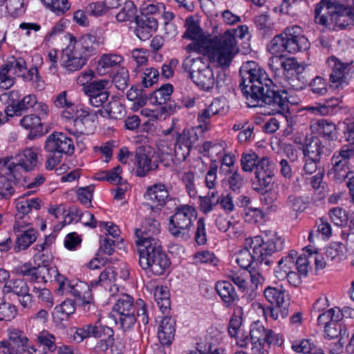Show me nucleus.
<instances>
[{
	"label": "nucleus",
	"mask_w": 354,
	"mask_h": 354,
	"mask_svg": "<svg viewBox=\"0 0 354 354\" xmlns=\"http://www.w3.org/2000/svg\"><path fill=\"white\" fill-rule=\"evenodd\" d=\"M216 290L227 306H231L236 300H238V295L234 288L229 281H223L217 282Z\"/></svg>",
	"instance_id": "nucleus-31"
},
{
	"label": "nucleus",
	"mask_w": 354,
	"mask_h": 354,
	"mask_svg": "<svg viewBox=\"0 0 354 354\" xmlns=\"http://www.w3.org/2000/svg\"><path fill=\"white\" fill-rule=\"evenodd\" d=\"M273 176L272 171H256L252 183L254 189L258 192L268 190L272 184Z\"/></svg>",
	"instance_id": "nucleus-34"
},
{
	"label": "nucleus",
	"mask_w": 354,
	"mask_h": 354,
	"mask_svg": "<svg viewBox=\"0 0 354 354\" xmlns=\"http://www.w3.org/2000/svg\"><path fill=\"white\" fill-rule=\"evenodd\" d=\"M63 66L67 71H76L86 65L88 58L71 41L63 50Z\"/></svg>",
	"instance_id": "nucleus-16"
},
{
	"label": "nucleus",
	"mask_w": 354,
	"mask_h": 354,
	"mask_svg": "<svg viewBox=\"0 0 354 354\" xmlns=\"http://www.w3.org/2000/svg\"><path fill=\"white\" fill-rule=\"evenodd\" d=\"M258 156L255 153H243L241 159V169L245 172L251 173L257 165Z\"/></svg>",
	"instance_id": "nucleus-58"
},
{
	"label": "nucleus",
	"mask_w": 354,
	"mask_h": 354,
	"mask_svg": "<svg viewBox=\"0 0 354 354\" xmlns=\"http://www.w3.org/2000/svg\"><path fill=\"white\" fill-rule=\"evenodd\" d=\"M111 328L105 325L88 324H85L81 328H77L75 332V339L79 342H82L84 339L88 337L102 338L103 335H110V329Z\"/></svg>",
	"instance_id": "nucleus-21"
},
{
	"label": "nucleus",
	"mask_w": 354,
	"mask_h": 354,
	"mask_svg": "<svg viewBox=\"0 0 354 354\" xmlns=\"http://www.w3.org/2000/svg\"><path fill=\"white\" fill-rule=\"evenodd\" d=\"M266 330L260 322H256L252 324L250 327V335L252 339V346H257L258 344L261 347L263 345V340Z\"/></svg>",
	"instance_id": "nucleus-49"
},
{
	"label": "nucleus",
	"mask_w": 354,
	"mask_h": 354,
	"mask_svg": "<svg viewBox=\"0 0 354 354\" xmlns=\"http://www.w3.org/2000/svg\"><path fill=\"white\" fill-rule=\"evenodd\" d=\"M160 223L152 218H146L140 229H136V244L142 245L147 241L158 240L154 236L160 233Z\"/></svg>",
	"instance_id": "nucleus-19"
},
{
	"label": "nucleus",
	"mask_w": 354,
	"mask_h": 354,
	"mask_svg": "<svg viewBox=\"0 0 354 354\" xmlns=\"http://www.w3.org/2000/svg\"><path fill=\"white\" fill-rule=\"evenodd\" d=\"M173 90L172 84H165L151 94L149 100L153 104H165L169 100Z\"/></svg>",
	"instance_id": "nucleus-35"
},
{
	"label": "nucleus",
	"mask_w": 354,
	"mask_h": 354,
	"mask_svg": "<svg viewBox=\"0 0 354 354\" xmlns=\"http://www.w3.org/2000/svg\"><path fill=\"white\" fill-rule=\"evenodd\" d=\"M110 317L113 318L116 324H120L123 331L130 330L137 322L133 312L118 315H111Z\"/></svg>",
	"instance_id": "nucleus-46"
},
{
	"label": "nucleus",
	"mask_w": 354,
	"mask_h": 354,
	"mask_svg": "<svg viewBox=\"0 0 354 354\" xmlns=\"http://www.w3.org/2000/svg\"><path fill=\"white\" fill-rule=\"evenodd\" d=\"M185 26L187 30L184 33V38L192 40L205 39L203 36L202 29L193 17H189L186 19Z\"/></svg>",
	"instance_id": "nucleus-42"
},
{
	"label": "nucleus",
	"mask_w": 354,
	"mask_h": 354,
	"mask_svg": "<svg viewBox=\"0 0 354 354\" xmlns=\"http://www.w3.org/2000/svg\"><path fill=\"white\" fill-rule=\"evenodd\" d=\"M123 57L116 54H104L97 62V72L100 75H104L111 71L123 62Z\"/></svg>",
	"instance_id": "nucleus-29"
},
{
	"label": "nucleus",
	"mask_w": 354,
	"mask_h": 354,
	"mask_svg": "<svg viewBox=\"0 0 354 354\" xmlns=\"http://www.w3.org/2000/svg\"><path fill=\"white\" fill-rule=\"evenodd\" d=\"M30 223L22 217H19L13 225V231L17 236L16 252L24 250L30 247L37 239V230L30 227Z\"/></svg>",
	"instance_id": "nucleus-12"
},
{
	"label": "nucleus",
	"mask_w": 354,
	"mask_h": 354,
	"mask_svg": "<svg viewBox=\"0 0 354 354\" xmlns=\"http://www.w3.org/2000/svg\"><path fill=\"white\" fill-rule=\"evenodd\" d=\"M154 299L160 309H167L170 305L169 293L166 287L157 288L154 292Z\"/></svg>",
	"instance_id": "nucleus-56"
},
{
	"label": "nucleus",
	"mask_w": 354,
	"mask_h": 354,
	"mask_svg": "<svg viewBox=\"0 0 354 354\" xmlns=\"http://www.w3.org/2000/svg\"><path fill=\"white\" fill-rule=\"evenodd\" d=\"M137 311V322L139 324L147 325L149 323L147 306L141 299H137L135 306Z\"/></svg>",
	"instance_id": "nucleus-63"
},
{
	"label": "nucleus",
	"mask_w": 354,
	"mask_h": 354,
	"mask_svg": "<svg viewBox=\"0 0 354 354\" xmlns=\"http://www.w3.org/2000/svg\"><path fill=\"white\" fill-rule=\"evenodd\" d=\"M8 340L0 342V354H20L29 347V339L25 333L18 328H9Z\"/></svg>",
	"instance_id": "nucleus-10"
},
{
	"label": "nucleus",
	"mask_w": 354,
	"mask_h": 354,
	"mask_svg": "<svg viewBox=\"0 0 354 354\" xmlns=\"http://www.w3.org/2000/svg\"><path fill=\"white\" fill-rule=\"evenodd\" d=\"M227 172L231 174L227 179L230 189L233 192H239L240 189L245 184L244 178L241 175L238 169L234 171L229 169Z\"/></svg>",
	"instance_id": "nucleus-54"
},
{
	"label": "nucleus",
	"mask_w": 354,
	"mask_h": 354,
	"mask_svg": "<svg viewBox=\"0 0 354 354\" xmlns=\"http://www.w3.org/2000/svg\"><path fill=\"white\" fill-rule=\"evenodd\" d=\"M44 4L57 15L64 14L69 8L68 0H41Z\"/></svg>",
	"instance_id": "nucleus-55"
},
{
	"label": "nucleus",
	"mask_w": 354,
	"mask_h": 354,
	"mask_svg": "<svg viewBox=\"0 0 354 354\" xmlns=\"http://www.w3.org/2000/svg\"><path fill=\"white\" fill-rule=\"evenodd\" d=\"M20 124L30 131L28 138L30 140H34L44 134L41 118L35 114L24 115L20 120Z\"/></svg>",
	"instance_id": "nucleus-26"
},
{
	"label": "nucleus",
	"mask_w": 354,
	"mask_h": 354,
	"mask_svg": "<svg viewBox=\"0 0 354 354\" xmlns=\"http://www.w3.org/2000/svg\"><path fill=\"white\" fill-rule=\"evenodd\" d=\"M15 78L12 73L3 65L0 70V88L7 90L15 84Z\"/></svg>",
	"instance_id": "nucleus-62"
},
{
	"label": "nucleus",
	"mask_w": 354,
	"mask_h": 354,
	"mask_svg": "<svg viewBox=\"0 0 354 354\" xmlns=\"http://www.w3.org/2000/svg\"><path fill=\"white\" fill-rule=\"evenodd\" d=\"M192 148L178 138H176L174 155L178 161H184L189 155Z\"/></svg>",
	"instance_id": "nucleus-60"
},
{
	"label": "nucleus",
	"mask_w": 354,
	"mask_h": 354,
	"mask_svg": "<svg viewBox=\"0 0 354 354\" xmlns=\"http://www.w3.org/2000/svg\"><path fill=\"white\" fill-rule=\"evenodd\" d=\"M37 342L46 352L53 353L57 349L55 337L46 330H43L37 336Z\"/></svg>",
	"instance_id": "nucleus-48"
},
{
	"label": "nucleus",
	"mask_w": 354,
	"mask_h": 354,
	"mask_svg": "<svg viewBox=\"0 0 354 354\" xmlns=\"http://www.w3.org/2000/svg\"><path fill=\"white\" fill-rule=\"evenodd\" d=\"M335 23L333 30H339L345 28L353 21L354 13H345L344 10L335 9Z\"/></svg>",
	"instance_id": "nucleus-47"
},
{
	"label": "nucleus",
	"mask_w": 354,
	"mask_h": 354,
	"mask_svg": "<svg viewBox=\"0 0 354 354\" xmlns=\"http://www.w3.org/2000/svg\"><path fill=\"white\" fill-rule=\"evenodd\" d=\"M203 133L199 127H195L184 129L181 133H177L176 137L192 149Z\"/></svg>",
	"instance_id": "nucleus-40"
},
{
	"label": "nucleus",
	"mask_w": 354,
	"mask_h": 354,
	"mask_svg": "<svg viewBox=\"0 0 354 354\" xmlns=\"http://www.w3.org/2000/svg\"><path fill=\"white\" fill-rule=\"evenodd\" d=\"M144 197L153 205L163 206L169 197V192L165 185L154 184L147 188Z\"/></svg>",
	"instance_id": "nucleus-24"
},
{
	"label": "nucleus",
	"mask_w": 354,
	"mask_h": 354,
	"mask_svg": "<svg viewBox=\"0 0 354 354\" xmlns=\"http://www.w3.org/2000/svg\"><path fill=\"white\" fill-rule=\"evenodd\" d=\"M220 101L214 100L209 104H205V108L201 109L197 113V122L198 125L196 126L201 129V131L207 132L211 129V118L219 113Z\"/></svg>",
	"instance_id": "nucleus-20"
},
{
	"label": "nucleus",
	"mask_w": 354,
	"mask_h": 354,
	"mask_svg": "<svg viewBox=\"0 0 354 354\" xmlns=\"http://www.w3.org/2000/svg\"><path fill=\"white\" fill-rule=\"evenodd\" d=\"M287 43L288 53H296L310 48L308 39L303 35L302 28L299 26H288L283 30Z\"/></svg>",
	"instance_id": "nucleus-13"
},
{
	"label": "nucleus",
	"mask_w": 354,
	"mask_h": 354,
	"mask_svg": "<svg viewBox=\"0 0 354 354\" xmlns=\"http://www.w3.org/2000/svg\"><path fill=\"white\" fill-rule=\"evenodd\" d=\"M109 85V80H95L84 86L82 91L88 97L97 96L102 95V92H109L108 91Z\"/></svg>",
	"instance_id": "nucleus-36"
},
{
	"label": "nucleus",
	"mask_w": 354,
	"mask_h": 354,
	"mask_svg": "<svg viewBox=\"0 0 354 354\" xmlns=\"http://www.w3.org/2000/svg\"><path fill=\"white\" fill-rule=\"evenodd\" d=\"M343 125L345 138L348 143L333 155L328 176L336 183H345L351 201H354V167L351 162L354 157V118H346Z\"/></svg>",
	"instance_id": "nucleus-2"
},
{
	"label": "nucleus",
	"mask_w": 354,
	"mask_h": 354,
	"mask_svg": "<svg viewBox=\"0 0 354 354\" xmlns=\"http://www.w3.org/2000/svg\"><path fill=\"white\" fill-rule=\"evenodd\" d=\"M0 99L6 104L5 111L9 116H21L33 109L37 103L35 95H27L21 98L18 91L4 93Z\"/></svg>",
	"instance_id": "nucleus-7"
},
{
	"label": "nucleus",
	"mask_w": 354,
	"mask_h": 354,
	"mask_svg": "<svg viewBox=\"0 0 354 354\" xmlns=\"http://www.w3.org/2000/svg\"><path fill=\"white\" fill-rule=\"evenodd\" d=\"M329 215L332 222L339 226H346L349 220L348 214L342 208H334L331 209Z\"/></svg>",
	"instance_id": "nucleus-57"
},
{
	"label": "nucleus",
	"mask_w": 354,
	"mask_h": 354,
	"mask_svg": "<svg viewBox=\"0 0 354 354\" xmlns=\"http://www.w3.org/2000/svg\"><path fill=\"white\" fill-rule=\"evenodd\" d=\"M196 218L195 208L189 205H180L175 208V212L169 217L168 231L178 241L190 239L193 222Z\"/></svg>",
	"instance_id": "nucleus-4"
},
{
	"label": "nucleus",
	"mask_w": 354,
	"mask_h": 354,
	"mask_svg": "<svg viewBox=\"0 0 354 354\" xmlns=\"http://www.w3.org/2000/svg\"><path fill=\"white\" fill-rule=\"evenodd\" d=\"M39 266H32L31 264L25 263L17 269V272L31 281H39Z\"/></svg>",
	"instance_id": "nucleus-59"
},
{
	"label": "nucleus",
	"mask_w": 354,
	"mask_h": 354,
	"mask_svg": "<svg viewBox=\"0 0 354 354\" xmlns=\"http://www.w3.org/2000/svg\"><path fill=\"white\" fill-rule=\"evenodd\" d=\"M310 129L313 133L322 136L328 141H335L337 139L336 125L331 121L321 119L312 122Z\"/></svg>",
	"instance_id": "nucleus-22"
},
{
	"label": "nucleus",
	"mask_w": 354,
	"mask_h": 354,
	"mask_svg": "<svg viewBox=\"0 0 354 354\" xmlns=\"http://www.w3.org/2000/svg\"><path fill=\"white\" fill-rule=\"evenodd\" d=\"M340 321L341 319H335V321H333L324 328L326 337L334 339L342 335V326L339 322Z\"/></svg>",
	"instance_id": "nucleus-64"
},
{
	"label": "nucleus",
	"mask_w": 354,
	"mask_h": 354,
	"mask_svg": "<svg viewBox=\"0 0 354 354\" xmlns=\"http://www.w3.org/2000/svg\"><path fill=\"white\" fill-rule=\"evenodd\" d=\"M303 152L304 157L312 158L321 160L322 155H328L330 153V149L322 145L320 140L315 136L305 138V143L303 145Z\"/></svg>",
	"instance_id": "nucleus-23"
},
{
	"label": "nucleus",
	"mask_w": 354,
	"mask_h": 354,
	"mask_svg": "<svg viewBox=\"0 0 354 354\" xmlns=\"http://www.w3.org/2000/svg\"><path fill=\"white\" fill-rule=\"evenodd\" d=\"M18 163L26 171L33 169L37 164V149H26L23 152L18 155Z\"/></svg>",
	"instance_id": "nucleus-32"
},
{
	"label": "nucleus",
	"mask_w": 354,
	"mask_h": 354,
	"mask_svg": "<svg viewBox=\"0 0 354 354\" xmlns=\"http://www.w3.org/2000/svg\"><path fill=\"white\" fill-rule=\"evenodd\" d=\"M236 261L241 268L245 269V271L250 270L253 266H257L256 262L254 261L253 253L252 254L247 248L239 251Z\"/></svg>",
	"instance_id": "nucleus-50"
},
{
	"label": "nucleus",
	"mask_w": 354,
	"mask_h": 354,
	"mask_svg": "<svg viewBox=\"0 0 354 354\" xmlns=\"http://www.w3.org/2000/svg\"><path fill=\"white\" fill-rule=\"evenodd\" d=\"M142 75V85L145 88L153 86L158 80L159 72L155 68H145Z\"/></svg>",
	"instance_id": "nucleus-61"
},
{
	"label": "nucleus",
	"mask_w": 354,
	"mask_h": 354,
	"mask_svg": "<svg viewBox=\"0 0 354 354\" xmlns=\"http://www.w3.org/2000/svg\"><path fill=\"white\" fill-rule=\"evenodd\" d=\"M292 349L297 353L304 354H324L323 351L317 348L312 339H302L292 342Z\"/></svg>",
	"instance_id": "nucleus-33"
},
{
	"label": "nucleus",
	"mask_w": 354,
	"mask_h": 354,
	"mask_svg": "<svg viewBox=\"0 0 354 354\" xmlns=\"http://www.w3.org/2000/svg\"><path fill=\"white\" fill-rule=\"evenodd\" d=\"M240 88L250 106L268 105L272 114L281 113L288 106V93L278 90L277 86L266 70L255 62H247L239 69Z\"/></svg>",
	"instance_id": "nucleus-1"
},
{
	"label": "nucleus",
	"mask_w": 354,
	"mask_h": 354,
	"mask_svg": "<svg viewBox=\"0 0 354 354\" xmlns=\"http://www.w3.org/2000/svg\"><path fill=\"white\" fill-rule=\"evenodd\" d=\"M112 82L117 89L124 91L130 83L128 70L124 67L119 68L113 75Z\"/></svg>",
	"instance_id": "nucleus-45"
},
{
	"label": "nucleus",
	"mask_w": 354,
	"mask_h": 354,
	"mask_svg": "<svg viewBox=\"0 0 354 354\" xmlns=\"http://www.w3.org/2000/svg\"><path fill=\"white\" fill-rule=\"evenodd\" d=\"M135 164L136 165V175L140 177L146 176L151 171L158 167L156 161L152 160L145 153L136 152L135 155Z\"/></svg>",
	"instance_id": "nucleus-27"
},
{
	"label": "nucleus",
	"mask_w": 354,
	"mask_h": 354,
	"mask_svg": "<svg viewBox=\"0 0 354 354\" xmlns=\"http://www.w3.org/2000/svg\"><path fill=\"white\" fill-rule=\"evenodd\" d=\"M137 8L131 1H125L121 10L116 15V19L119 22L136 20Z\"/></svg>",
	"instance_id": "nucleus-43"
},
{
	"label": "nucleus",
	"mask_w": 354,
	"mask_h": 354,
	"mask_svg": "<svg viewBox=\"0 0 354 354\" xmlns=\"http://www.w3.org/2000/svg\"><path fill=\"white\" fill-rule=\"evenodd\" d=\"M133 308V299L128 295H122L118 299L117 302L114 304L112 313L109 314V317L111 315H122L127 313H132Z\"/></svg>",
	"instance_id": "nucleus-38"
},
{
	"label": "nucleus",
	"mask_w": 354,
	"mask_h": 354,
	"mask_svg": "<svg viewBox=\"0 0 354 354\" xmlns=\"http://www.w3.org/2000/svg\"><path fill=\"white\" fill-rule=\"evenodd\" d=\"M335 319H341L338 308H333L319 314L317 317V325L324 328Z\"/></svg>",
	"instance_id": "nucleus-51"
},
{
	"label": "nucleus",
	"mask_w": 354,
	"mask_h": 354,
	"mask_svg": "<svg viewBox=\"0 0 354 354\" xmlns=\"http://www.w3.org/2000/svg\"><path fill=\"white\" fill-rule=\"evenodd\" d=\"M139 265L147 272L155 275L165 273L170 266V260L159 240H151L138 246Z\"/></svg>",
	"instance_id": "nucleus-3"
},
{
	"label": "nucleus",
	"mask_w": 354,
	"mask_h": 354,
	"mask_svg": "<svg viewBox=\"0 0 354 354\" xmlns=\"http://www.w3.org/2000/svg\"><path fill=\"white\" fill-rule=\"evenodd\" d=\"M176 319L171 317H165L160 324L158 337L162 345L169 346L174 339L176 332Z\"/></svg>",
	"instance_id": "nucleus-25"
},
{
	"label": "nucleus",
	"mask_w": 354,
	"mask_h": 354,
	"mask_svg": "<svg viewBox=\"0 0 354 354\" xmlns=\"http://www.w3.org/2000/svg\"><path fill=\"white\" fill-rule=\"evenodd\" d=\"M136 28L135 33L142 41L151 37L158 29V20L152 15L142 14L136 17Z\"/></svg>",
	"instance_id": "nucleus-17"
},
{
	"label": "nucleus",
	"mask_w": 354,
	"mask_h": 354,
	"mask_svg": "<svg viewBox=\"0 0 354 354\" xmlns=\"http://www.w3.org/2000/svg\"><path fill=\"white\" fill-rule=\"evenodd\" d=\"M183 68L200 89L209 91L214 88L215 78L208 57L186 58Z\"/></svg>",
	"instance_id": "nucleus-6"
},
{
	"label": "nucleus",
	"mask_w": 354,
	"mask_h": 354,
	"mask_svg": "<svg viewBox=\"0 0 354 354\" xmlns=\"http://www.w3.org/2000/svg\"><path fill=\"white\" fill-rule=\"evenodd\" d=\"M3 291L7 294L12 292L20 296L29 291V288L27 283L23 279H10L5 283Z\"/></svg>",
	"instance_id": "nucleus-41"
},
{
	"label": "nucleus",
	"mask_w": 354,
	"mask_h": 354,
	"mask_svg": "<svg viewBox=\"0 0 354 354\" xmlns=\"http://www.w3.org/2000/svg\"><path fill=\"white\" fill-rule=\"evenodd\" d=\"M347 249L342 243L334 242L325 248L324 257L328 261H341L346 258Z\"/></svg>",
	"instance_id": "nucleus-37"
},
{
	"label": "nucleus",
	"mask_w": 354,
	"mask_h": 354,
	"mask_svg": "<svg viewBox=\"0 0 354 354\" xmlns=\"http://www.w3.org/2000/svg\"><path fill=\"white\" fill-rule=\"evenodd\" d=\"M231 32L226 30L223 34L208 39L209 55L222 67H228L239 51L236 39Z\"/></svg>",
	"instance_id": "nucleus-5"
},
{
	"label": "nucleus",
	"mask_w": 354,
	"mask_h": 354,
	"mask_svg": "<svg viewBox=\"0 0 354 354\" xmlns=\"http://www.w3.org/2000/svg\"><path fill=\"white\" fill-rule=\"evenodd\" d=\"M39 280L41 279L43 282L52 281L53 279L56 281L57 278L61 275L58 272L56 267H49L48 266L39 265Z\"/></svg>",
	"instance_id": "nucleus-52"
},
{
	"label": "nucleus",
	"mask_w": 354,
	"mask_h": 354,
	"mask_svg": "<svg viewBox=\"0 0 354 354\" xmlns=\"http://www.w3.org/2000/svg\"><path fill=\"white\" fill-rule=\"evenodd\" d=\"M253 247V258L256 265L264 263L266 266L270 264L271 255L277 251L283 248V239L280 237L274 236L267 241L262 240L259 236H256L254 240H251Z\"/></svg>",
	"instance_id": "nucleus-8"
},
{
	"label": "nucleus",
	"mask_w": 354,
	"mask_h": 354,
	"mask_svg": "<svg viewBox=\"0 0 354 354\" xmlns=\"http://www.w3.org/2000/svg\"><path fill=\"white\" fill-rule=\"evenodd\" d=\"M263 295L266 300L271 305H277L282 307L281 318L283 319L288 315V306L290 305L288 295L282 286H267L263 290Z\"/></svg>",
	"instance_id": "nucleus-15"
},
{
	"label": "nucleus",
	"mask_w": 354,
	"mask_h": 354,
	"mask_svg": "<svg viewBox=\"0 0 354 354\" xmlns=\"http://www.w3.org/2000/svg\"><path fill=\"white\" fill-rule=\"evenodd\" d=\"M304 69V67L299 64L296 58L284 57L282 71L285 75L290 72L294 71L296 73L295 77L292 76L289 79V84L295 90L302 88V86L295 84V82L298 79L297 75L299 73H301ZM292 75H294L293 73Z\"/></svg>",
	"instance_id": "nucleus-30"
},
{
	"label": "nucleus",
	"mask_w": 354,
	"mask_h": 354,
	"mask_svg": "<svg viewBox=\"0 0 354 354\" xmlns=\"http://www.w3.org/2000/svg\"><path fill=\"white\" fill-rule=\"evenodd\" d=\"M102 43L101 37L98 36L96 32H91L82 35L73 44L88 58L98 53L99 46Z\"/></svg>",
	"instance_id": "nucleus-18"
},
{
	"label": "nucleus",
	"mask_w": 354,
	"mask_h": 354,
	"mask_svg": "<svg viewBox=\"0 0 354 354\" xmlns=\"http://www.w3.org/2000/svg\"><path fill=\"white\" fill-rule=\"evenodd\" d=\"M286 39L283 31L279 35H275L268 45V50L272 55H282L284 52H288Z\"/></svg>",
	"instance_id": "nucleus-44"
},
{
	"label": "nucleus",
	"mask_w": 354,
	"mask_h": 354,
	"mask_svg": "<svg viewBox=\"0 0 354 354\" xmlns=\"http://www.w3.org/2000/svg\"><path fill=\"white\" fill-rule=\"evenodd\" d=\"M44 149L62 158L63 155L71 156L75 151L74 141L63 132L54 131L46 138Z\"/></svg>",
	"instance_id": "nucleus-9"
},
{
	"label": "nucleus",
	"mask_w": 354,
	"mask_h": 354,
	"mask_svg": "<svg viewBox=\"0 0 354 354\" xmlns=\"http://www.w3.org/2000/svg\"><path fill=\"white\" fill-rule=\"evenodd\" d=\"M326 63L331 71L329 75L330 86L337 89L343 88L352 78L349 71L353 62L344 64L335 56H331L327 59Z\"/></svg>",
	"instance_id": "nucleus-11"
},
{
	"label": "nucleus",
	"mask_w": 354,
	"mask_h": 354,
	"mask_svg": "<svg viewBox=\"0 0 354 354\" xmlns=\"http://www.w3.org/2000/svg\"><path fill=\"white\" fill-rule=\"evenodd\" d=\"M17 314L16 306L6 301L0 303V321L10 322L13 319Z\"/></svg>",
	"instance_id": "nucleus-53"
},
{
	"label": "nucleus",
	"mask_w": 354,
	"mask_h": 354,
	"mask_svg": "<svg viewBox=\"0 0 354 354\" xmlns=\"http://www.w3.org/2000/svg\"><path fill=\"white\" fill-rule=\"evenodd\" d=\"M335 3L331 0H321L315 9V22L333 30Z\"/></svg>",
	"instance_id": "nucleus-14"
},
{
	"label": "nucleus",
	"mask_w": 354,
	"mask_h": 354,
	"mask_svg": "<svg viewBox=\"0 0 354 354\" xmlns=\"http://www.w3.org/2000/svg\"><path fill=\"white\" fill-rule=\"evenodd\" d=\"M123 107L122 104L116 100L108 102L103 109L97 111V113L103 118L118 119L123 116Z\"/></svg>",
	"instance_id": "nucleus-39"
},
{
	"label": "nucleus",
	"mask_w": 354,
	"mask_h": 354,
	"mask_svg": "<svg viewBox=\"0 0 354 354\" xmlns=\"http://www.w3.org/2000/svg\"><path fill=\"white\" fill-rule=\"evenodd\" d=\"M69 295L73 296L78 305L85 306L93 300L91 290L89 286L83 281H79L73 286Z\"/></svg>",
	"instance_id": "nucleus-28"
}]
</instances>
